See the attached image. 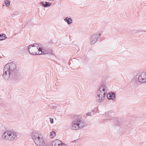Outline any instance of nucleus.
Listing matches in <instances>:
<instances>
[{"label":"nucleus","instance_id":"nucleus-1","mask_svg":"<svg viewBox=\"0 0 146 146\" xmlns=\"http://www.w3.org/2000/svg\"><path fill=\"white\" fill-rule=\"evenodd\" d=\"M18 67L16 64L11 62L6 64L4 66L2 77L5 80L10 78L14 80H18L20 77Z\"/></svg>","mask_w":146,"mask_h":146},{"label":"nucleus","instance_id":"nucleus-2","mask_svg":"<svg viewBox=\"0 0 146 146\" xmlns=\"http://www.w3.org/2000/svg\"><path fill=\"white\" fill-rule=\"evenodd\" d=\"M32 138L35 144L38 146H45L46 140L39 132L34 131L31 135Z\"/></svg>","mask_w":146,"mask_h":146},{"label":"nucleus","instance_id":"nucleus-3","mask_svg":"<svg viewBox=\"0 0 146 146\" xmlns=\"http://www.w3.org/2000/svg\"><path fill=\"white\" fill-rule=\"evenodd\" d=\"M108 90L107 85L106 84H103L99 88L96 96V100L97 102L101 103L104 101Z\"/></svg>","mask_w":146,"mask_h":146},{"label":"nucleus","instance_id":"nucleus-4","mask_svg":"<svg viewBox=\"0 0 146 146\" xmlns=\"http://www.w3.org/2000/svg\"><path fill=\"white\" fill-rule=\"evenodd\" d=\"M4 140L13 141L18 139L17 133L13 130H8L5 132L2 136Z\"/></svg>","mask_w":146,"mask_h":146},{"label":"nucleus","instance_id":"nucleus-5","mask_svg":"<svg viewBox=\"0 0 146 146\" xmlns=\"http://www.w3.org/2000/svg\"><path fill=\"white\" fill-rule=\"evenodd\" d=\"M85 125L84 121L81 119H77L73 121L71 124L70 128L74 130L81 129Z\"/></svg>","mask_w":146,"mask_h":146},{"label":"nucleus","instance_id":"nucleus-6","mask_svg":"<svg viewBox=\"0 0 146 146\" xmlns=\"http://www.w3.org/2000/svg\"><path fill=\"white\" fill-rule=\"evenodd\" d=\"M41 44H33L30 45L28 47V50L29 52L33 55H38L36 51H38L39 47H41Z\"/></svg>","mask_w":146,"mask_h":146},{"label":"nucleus","instance_id":"nucleus-7","mask_svg":"<svg viewBox=\"0 0 146 146\" xmlns=\"http://www.w3.org/2000/svg\"><path fill=\"white\" fill-rule=\"evenodd\" d=\"M115 123L117 125H122L126 129H127L130 127V124L127 123V122L123 119L115 118Z\"/></svg>","mask_w":146,"mask_h":146},{"label":"nucleus","instance_id":"nucleus-8","mask_svg":"<svg viewBox=\"0 0 146 146\" xmlns=\"http://www.w3.org/2000/svg\"><path fill=\"white\" fill-rule=\"evenodd\" d=\"M138 81L143 84L146 82V72H142L139 73L138 77Z\"/></svg>","mask_w":146,"mask_h":146},{"label":"nucleus","instance_id":"nucleus-9","mask_svg":"<svg viewBox=\"0 0 146 146\" xmlns=\"http://www.w3.org/2000/svg\"><path fill=\"white\" fill-rule=\"evenodd\" d=\"M99 38L97 34H94L91 35L90 37L89 42L90 44L93 45L97 41Z\"/></svg>","mask_w":146,"mask_h":146},{"label":"nucleus","instance_id":"nucleus-10","mask_svg":"<svg viewBox=\"0 0 146 146\" xmlns=\"http://www.w3.org/2000/svg\"><path fill=\"white\" fill-rule=\"evenodd\" d=\"M52 146H67L66 145L58 139L53 141L52 143Z\"/></svg>","mask_w":146,"mask_h":146},{"label":"nucleus","instance_id":"nucleus-11","mask_svg":"<svg viewBox=\"0 0 146 146\" xmlns=\"http://www.w3.org/2000/svg\"><path fill=\"white\" fill-rule=\"evenodd\" d=\"M107 98L109 100H114L115 98V95L114 92H111L107 94Z\"/></svg>","mask_w":146,"mask_h":146},{"label":"nucleus","instance_id":"nucleus-12","mask_svg":"<svg viewBox=\"0 0 146 146\" xmlns=\"http://www.w3.org/2000/svg\"><path fill=\"white\" fill-rule=\"evenodd\" d=\"M38 51H39L38 53V55L45 54H48V50H45L44 49H42V46L39 47Z\"/></svg>","mask_w":146,"mask_h":146},{"label":"nucleus","instance_id":"nucleus-13","mask_svg":"<svg viewBox=\"0 0 146 146\" xmlns=\"http://www.w3.org/2000/svg\"><path fill=\"white\" fill-rule=\"evenodd\" d=\"M41 5L44 7H48L50 6L51 4L48 2H41Z\"/></svg>","mask_w":146,"mask_h":146},{"label":"nucleus","instance_id":"nucleus-14","mask_svg":"<svg viewBox=\"0 0 146 146\" xmlns=\"http://www.w3.org/2000/svg\"><path fill=\"white\" fill-rule=\"evenodd\" d=\"M64 20L68 25L71 24L72 21V19L70 17H66L64 19Z\"/></svg>","mask_w":146,"mask_h":146},{"label":"nucleus","instance_id":"nucleus-15","mask_svg":"<svg viewBox=\"0 0 146 146\" xmlns=\"http://www.w3.org/2000/svg\"><path fill=\"white\" fill-rule=\"evenodd\" d=\"M58 105L55 104H51L50 105L49 107L51 108L52 110H54L56 109Z\"/></svg>","mask_w":146,"mask_h":146},{"label":"nucleus","instance_id":"nucleus-16","mask_svg":"<svg viewBox=\"0 0 146 146\" xmlns=\"http://www.w3.org/2000/svg\"><path fill=\"white\" fill-rule=\"evenodd\" d=\"M6 38V36L5 34H0V41L4 40Z\"/></svg>","mask_w":146,"mask_h":146},{"label":"nucleus","instance_id":"nucleus-17","mask_svg":"<svg viewBox=\"0 0 146 146\" xmlns=\"http://www.w3.org/2000/svg\"><path fill=\"white\" fill-rule=\"evenodd\" d=\"M56 133L52 131L50 133V137L51 138H52L56 136Z\"/></svg>","mask_w":146,"mask_h":146},{"label":"nucleus","instance_id":"nucleus-18","mask_svg":"<svg viewBox=\"0 0 146 146\" xmlns=\"http://www.w3.org/2000/svg\"><path fill=\"white\" fill-rule=\"evenodd\" d=\"M4 2L7 7L9 6L10 5V1H9L6 0L4 1Z\"/></svg>","mask_w":146,"mask_h":146},{"label":"nucleus","instance_id":"nucleus-19","mask_svg":"<svg viewBox=\"0 0 146 146\" xmlns=\"http://www.w3.org/2000/svg\"><path fill=\"white\" fill-rule=\"evenodd\" d=\"M48 54L50 55H53V54L52 53V51L51 49H49L48 50Z\"/></svg>","mask_w":146,"mask_h":146},{"label":"nucleus","instance_id":"nucleus-20","mask_svg":"<svg viewBox=\"0 0 146 146\" xmlns=\"http://www.w3.org/2000/svg\"><path fill=\"white\" fill-rule=\"evenodd\" d=\"M110 114V113L109 112H105L104 114H103L104 116H108Z\"/></svg>","mask_w":146,"mask_h":146},{"label":"nucleus","instance_id":"nucleus-21","mask_svg":"<svg viewBox=\"0 0 146 146\" xmlns=\"http://www.w3.org/2000/svg\"><path fill=\"white\" fill-rule=\"evenodd\" d=\"M137 32V31L136 30H133L131 31L132 33L133 34L136 33Z\"/></svg>","mask_w":146,"mask_h":146},{"label":"nucleus","instance_id":"nucleus-22","mask_svg":"<svg viewBox=\"0 0 146 146\" xmlns=\"http://www.w3.org/2000/svg\"><path fill=\"white\" fill-rule=\"evenodd\" d=\"M50 121L51 123H53V119L52 118H50Z\"/></svg>","mask_w":146,"mask_h":146},{"label":"nucleus","instance_id":"nucleus-23","mask_svg":"<svg viewBox=\"0 0 146 146\" xmlns=\"http://www.w3.org/2000/svg\"><path fill=\"white\" fill-rule=\"evenodd\" d=\"M91 114H92V113L90 112H88V113H86V115L87 116H90L91 115Z\"/></svg>","mask_w":146,"mask_h":146},{"label":"nucleus","instance_id":"nucleus-24","mask_svg":"<svg viewBox=\"0 0 146 146\" xmlns=\"http://www.w3.org/2000/svg\"><path fill=\"white\" fill-rule=\"evenodd\" d=\"M49 0L50 1H53L54 0Z\"/></svg>","mask_w":146,"mask_h":146}]
</instances>
